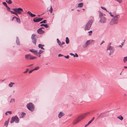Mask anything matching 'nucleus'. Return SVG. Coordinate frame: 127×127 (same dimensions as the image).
I'll use <instances>...</instances> for the list:
<instances>
[{"label": "nucleus", "instance_id": "nucleus-1", "mask_svg": "<svg viewBox=\"0 0 127 127\" xmlns=\"http://www.w3.org/2000/svg\"><path fill=\"white\" fill-rule=\"evenodd\" d=\"M13 10L14 11L10 10V12L12 14L16 15L18 16V14H21L22 12L23 11V9L21 8H14Z\"/></svg>", "mask_w": 127, "mask_h": 127}, {"label": "nucleus", "instance_id": "nucleus-2", "mask_svg": "<svg viewBox=\"0 0 127 127\" xmlns=\"http://www.w3.org/2000/svg\"><path fill=\"white\" fill-rule=\"evenodd\" d=\"M120 17V16L119 15L115 16L111 21L110 24L111 25H113L117 24L118 22V19Z\"/></svg>", "mask_w": 127, "mask_h": 127}, {"label": "nucleus", "instance_id": "nucleus-3", "mask_svg": "<svg viewBox=\"0 0 127 127\" xmlns=\"http://www.w3.org/2000/svg\"><path fill=\"white\" fill-rule=\"evenodd\" d=\"M27 107L29 110L32 112L34 110V105L31 102L27 104Z\"/></svg>", "mask_w": 127, "mask_h": 127}, {"label": "nucleus", "instance_id": "nucleus-4", "mask_svg": "<svg viewBox=\"0 0 127 127\" xmlns=\"http://www.w3.org/2000/svg\"><path fill=\"white\" fill-rule=\"evenodd\" d=\"M93 22L92 20H90L87 23L85 27V30H89L91 27L92 25Z\"/></svg>", "mask_w": 127, "mask_h": 127}, {"label": "nucleus", "instance_id": "nucleus-5", "mask_svg": "<svg viewBox=\"0 0 127 127\" xmlns=\"http://www.w3.org/2000/svg\"><path fill=\"white\" fill-rule=\"evenodd\" d=\"M90 114V112H89L85 113L82 115L79 116L77 118L79 120H80V121L81 120L84 119Z\"/></svg>", "mask_w": 127, "mask_h": 127}, {"label": "nucleus", "instance_id": "nucleus-6", "mask_svg": "<svg viewBox=\"0 0 127 127\" xmlns=\"http://www.w3.org/2000/svg\"><path fill=\"white\" fill-rule=\"evenodd\" d=\"M19 119L17 116L14 117H12L11 120L10 121L11 123H12L15 122L16 123H18L19 122Z\"/></svg>", "mask_w": 127, "mask_h": 127}, {"label": "nucleus", "instance_id": "nucleus-7", "mask_svg": "<svg viewBox=\"0 0 127 127\" xmlns=\"http://www.w3.org/2000/svg\"><path fill=\"white\" fill-rule=\"evenodd\" d=\"M107 50H110L109 54L110 55L111 54H112L113 53L114 51V49L113 47L111 46H109L107 48Z\"/></svg>", "mask_w": 127, "mask_h": 127}, {"label": "nucleus", "instance_id": "nucleus-8", "mask_svg": "<svg viewBox=\"0 0 127 127\" xmlns=\"http://www.w3.org/2000/svg\"><path fill=\"white\" fill-rule=\"evenodd\" d=\"M35 35L34 34H32V35L31 39L33 42L36 45V38H35Z\"/></svg>", "mask_w": 127, "mask_h": 127}, {"label": "nucleus", "instance_id": "nucleus-9", "mask_svg": "<svg viewBox=\"0 0 127 127\" xmlns=\"http://www.w3.org/2000/svg\"><path fill=\"white\" fill-rule=\"evenodd\" d=\"M106 21L105 18L104 17H102L100 18V22L102 23H105Z\"/></svg>", "mask_w": 127, "mask_h": 127}, {"label": "nucleus", "instance_id": "nucleus-10", "mask_svg": "<svg viewBox=\"0 0 127 127\" xmlns=\"http://www.w3.org/2000/svg\"><path fill=\"white\" fill-rule=\"evenodd\" d=\"M80 120H79L78 118H77V119H75L73 121L72 123V124L73 125H75L78 122H79Z\"/></svg>", "mask_w": 127, "mask_h": 127}, {"label": "nucleus", "instance_id": "nucleus-11", "mask_svg": "<svg viewBox=\"0 0 127 127\" xmlns=\"http://www.w3.org/2000/svg\"><path fill=\"white\" fill-rule=\"evenodd\" d=\"M37 32L38 33L40 34L43 33L44 32L41 30V29H38L37 30Z\"/></svg>", "mask_w": 127, "mask_h": 127}, {"label": "nucleus", "instance_id": "nucleus-12", "mask_svg": "<svg viewBox=\"0 0 127 127\" xmlns=\"http://www.w3.org/2000/svg\"><path fill=\"white\" fill-rule=\"evenodd\" d=\"M30 51L35 55H36L37 52V50L33 49H30Z\"/></svg>", "mask_w": 127, "mask_h": 127}, {"label": "nucleus", "instance_id": "nucleus-13", "mask_svg": "<svg viewBox=\"0 0 127 127\" xmlns=\"http://www.w3.org/2000/svg\"><path fill=\"white\" fill-rule=\"evenodd\" d=\"M64 115L63 113L62 112H60L58 115V117L59 118H60L64 116Z\"/></svg>", "mask_w": 127, "mask_h": 127}, {"label": "nucleus", "instance_id": "nucleus-14", "mask_svg": "<svg viewBox=\"0 0 127 127\" xmlns=\"http://www.w3.org/2000/svg\"><path fill=\"white\" fill-rule=\"evenodd\" d=\"M94 41L92 40H89L87 41L86 42V43L88 45H89L92 42Z\"/></svg>", "mask_w": 127, "mask_h": 127}, {"label": "nucleus", "instance_id": "nucleus-15", "mask_svg": "<svg viewBox=\"0 0 127 127\" xmlns=\"http://www.w3.org/2000/svg\"><path fill=\"white\" fill-rule=\"evenodd\" d=\"M9 119H8V120L5 121V123H4V125L5 126L7 127L8 126V123L9 121Z\"/></svg>", "mask_w": 127, "mask_h": 127}, {"label": "nucleus", "instance_id": "nucleus-16", "mask_svg": "<svg viewBox=\"0 0 127 127\" xmlns=\"http://www.w3.org/2000/svg\"><path fill=\"white\" fill-rule=\"evenodd\" d=\"M26 115V113L24 112H22L21 114V116L20 117V118H22L24 117Z\"/></svg>", "mask_w": 127, "mask_h": 127}, {"label": "nucleus", "instance_id": "nucleus-17", "mask_svg": "<svg viewBox=\"0 0 127 127\" xmlns=\"http://www.w3.org/2000/svg\"><path fill=\"white\" fill-rule=\"evenodd\" d=\"M31 56V55L28 54L25 56V58L27 59H30L29 58H30Z\"/></svg>", "mask_w": 127, "mask_h": 127}, {"label": "nucleus", "instance_id": "nucleus-18", "mask_svg": "<svg viewBox=\"0 0 127 127\" xmlns=\"http://www.w3.org/2000/svg\"><path fill=\"white\" fill-rule=\"evenodd\" d=\"M40 26H44L45 28H48L49 26L47 24H42L40 25Z\"/></svg>", "mask_w": 127, "mask_h": 127}, {"label": "nucleus", "instance_id": "nucleus-19", "mask_svg": "<svg viewBox=\"0 0 127 127\" xmlns=\"http://www.w3.org/2000/svg\"><path fill=\"white\" fill-rule=\"evenodd\" d=\"M44 46L42 44H39L38 45V46L39 48H40L41 49H44V48H43V46Z\"/></svg>", "mask_w": 127, "mask_h": 127}, {"label": "nucleus", "instance_id": "nucleus-20", "mask_svg": "<svg viewBox=\"0 0 127 127\" xmlns=\"http://www.w3.org/2000/svg\"><path fill=\"white\" fill-rule=\"evenodd\" d=\"M99 15L100 18L101 17H104L103 16V14L100 12H99Z\"/></svg>", "mask_w": 127, "mask_h": 127}, {"label": "nucleus", "instance_id": "nucleus-21", "mask_svg": "<svg viewBox=\"0 0 127 127\" xmlns=\"http://www.w3.org/2000/svg\"><path fill=\"white\" fill-rule=\"evenodd\" d=\"M117 118L118 119H119L121 121H122L123 119V117L121 115L117 117Z\"/></svg>", "mask_w": 127, "mask_h": 127}, {"label": "nucleus", "instance_id": "nucleus-22", "mask_svg": "<svg viewBox=\"0 0 127 127\" xmlns=\"http://www.w3.org/2000/svg\"><path fill=\"white\" fill-rule=\"evenodd\" d=\"M57 42L58 43L59 45L61 46L62 47V44L61 42L58 39H57Z\"/></svg>", "mask_w": 127, "mask_h": 127}, {"label": "nucleus", "instance_id": "nucleus-23", "mask_svg": "<svg viewBox=\"0 0 127 127\" xmlns=\"http://www.w3.org/2000/svg\"><path fill=\"white\" fill-rule=\"evenodd\" d=\"M15 83H14L10 82L9 84V86L10 87H12L13 85Z\"/></svg>", "mask_w": 127, "mask_h": 127}, {"label": "nucleus", "instance_id": "nucleus-24", "mask_svg": "<svg viewBox=\"0 0 127 127\" xmlns=\"http://www.w3.org/2000/svg\"><path fill=\"white\" fill-rule=\"evenodd\" d=\"M66 43L68 44L69 43V39L67 37H66Z\"/></svg>", "mask_w": 127, "mask_h": 127}, {"label": "nucleus", "instance_id": "nucleus-25", "mask_svg": "<svg viewBox=\"0 0 127 127\" xmlns=\"http://www.w3.org/2000/svg\"><path fill=\"white\" fill-rule=\"evenodd\" d=\"M83 4L82 3H79L78 5V6L79 7H81L83 6Z\"/></svg>", "mask_w": 127, "mask_h": 127}, {"label": "nucleus", "instance_id": "nucleus-26", "mask_svg": "<svg viewBox=\"0 0 127 127\" xmlns=\"http://www.w3.org/2000/svg\"><path fill=\"white\" fill-rule=\"evenodd\" d=\"M37 18H35L33 19V21L34 22H38Z\"/></svg>", "mask_w": 127, "mask_h": 127}, {"label": "nucleus", "instance_id": "nucleus-27", "mask_svg": "<svg viewBox=\"0 0 127 127\" xmlns=\"http://www.w3.org/2000/svg\"><path fill=\"white\" fill-rule=\"evenodd\" d=\"M127 61V56L124 57L123 60V61L124 63H125Z\"/></svg>", "mask_w": 127, "mask_h": 127}, {"label": "nucleus", "instance_id": "nucleus-28", "mask_svg": "<svg viewBox=\"0 0 127 127\" xmlns=\"http://www.w3.org/2000/svg\"><path fill=\"white\" fill-rule=\"evenodd\" d=\"M6 2L10 4H11L12 2L11 0H7Z\"/></svg>", "mask_w": 127, "mask_h": 127}, {"label": "nucleus", "instance_id": "nucleus-29", "mask_svg": "<svg viewBox=\"0 0 127 127\" xmlns=\"http://www.w3.org/2000/svg\"><path fill=\"white\" fill-rule=\"evenodd\" d=\"M49 11L50 12V13H51L53 11V8L52 6H51L50 9L49 10Z\"/></svg>", "mask_w": 127, "mask_h": 127}, {"label": "nucleus", "instance_id": "nucleus-30", "mask_svg": "<svg viewBox=\"0 0 127 127\" xmlns=\"http://www.w3.org/2000/svg\"><path fill=\"white\" fill-rule=\"evenodd\" d=\"M36 58L35 57L32 56H31L30 58V59L33 60L34 59H36Z\"/></svg>", "mask_w": 127, "mask_h": 127}, {"label": "nucleus", "instance_id": "nucleus-31", "mask_svg": "<svg viewBox=\"0 0 127 127\" xmlns=\"http://www.w3.org/2000/svg\"><path fill=\"white\" fill-rule=\"evenodd\" d=\"M88 46V45L86 43L84 44L83 45V47L84 48H86Z\"/></svg>", "mask_w": 127, "mask_h": 127}, {"label": "nucleus", "instance_id": "nucleus-32", "mask_svg": "<svg viewBox=\"0 0 127 127\" xmlns=\"http://www.w3.org/2000/svg\"><path fill=\"white\" fill-rule=\"evenodd\" d=\"M16 20L17 22L19 23H20V19L16 17Z\"/></svg>", "mask_w": 127, "mask_h": 127}, {"label": "nucleus", "instance_id": "nucleus-33", "mask_svg": "<svg viewBox=\"0 0 127 127\" xmlns=\"http://www.w3.org/2000/svg\"><path fill=\"white\" fill-rule=\"evenodd\" d=\"M15 101V99H14L13 98L11 99L10 101V102H11L12 103H13Z\"/></svg>", "mask_w": 127, "mask_h": 127}, {"label": "nucleus", "instance_id": "nucleus-34", "mask_svg": "<svg viewBox=\"0 0 127 127\" xmlns=\"http://www.w3.org/2000/svg\"><path fill=\"white\" fill-rule=\"evenodd\" d=\"M101 8L103 9L106 10V11L107 12H109L104 7H103L102 6H101Z\"/></svg>", "mask_w": 127, "mask_h": 127}, {"label": "nucleus", "instance_id": "nucleus-35", "mask_svg": "<svg viewBox=\"0 0 127 127\" xmlns=\"http://www.w3.org/2000/svg\"><path fill=\"white\" fill-rule=\"evenodd\" d=\"M16 43L18 45H19L20 44V43L19 41V40L17 39L16 41Z\"/></svg>", "mask_w": 127, "mask_h": 127}, {"label": "nucleus", "instance_id": "nucleus-36", "mask_svg": "<svg viewBox=\"0 0 127 127\" xmlns=\"http://www.w3.org/2000/svg\"><path fill=\"white\" fill-rule=\"evenodd\" d=\"M44 51L42 50H40L39 51L38 53L39 54H41L42 53H43Z\"/></svg>", "mask_w": 127, "mask_h": 127}, {"label": "nucleus", "instance_id": "nucleus-37", "mask_svg": "<svg viewBox=\"0 0 127 127\" xmlns=\"http://www.w3.org/2000/svg\"><path fill=\"white\" fill-rule=\"evenodd\" d=\"M125 40H124V42H122L121 44V45H120L119 46V47L121 48L122 47V46L124 44V42L125 41Z\"/></svg>", "mask_w": 127, "mask_h": 127}, {"label": "nucleus", "instance_id": "nucleus-38", "mask_svg": "<svg viewBox=\"0 0 127 127\" xmlns=\"http://www.w3.org/2000/svg\"><path fill=\"white\" fill-rule=\"evenodd\" d=\"M2 4L4 5L6 7H8V6L7 5L6 3L5 2H3L2 3Z\"/></svg>", "mask_w": 127, "mask_h": 127}, {"label": "nucleus", "instance_id": "nucleus-39", "mask_svg": "<svg viewBox=\"0 0 127 127\" xmlns=\"http://www.w3.org/2000/svg\"><path fill=\"white\" fill-rule=\"evenodd\" d=\"M38 21L39 22V21H40L42 20H43V18H38Z\"/></svg>", "mask_w": 127, "mask_h": 127}, {"label": "nucleus", "instance_id": "nucleus-40", "mask_svg": "<svg viewBox=\"0 0 127 127\" xmlns=\"http://www.w3.org/2000/svg\"><path fill=\"white\" fill-rule=\"evenodd\" d=\"M27 13L30 16L32 14V13L31 12L29 11H28Z\"/></svg>", "mask_w": 127, "mask_h": 127}, {"label": "nucleus", "instance_id": "nucleus-41", "mask_svg": "<svg viewBox=\"0 0 127 127\" xmlns=\"http://www.w3.org/2000/svg\"><path fill=\"white\" fill-rule=\"evenodd\" d=\"M39 68V66H37L35 67L33 69L34 70H37Z\"/></svg>", "mask_w": 127, "mask_h": 127}, {"label": "nucleus", "instance_id": "nucleus-42", "mask_svg": "<svg viewBox=\"0 0 127 127\" xmlns=\"http://www.w3.org/2000/svg\"><path fill=\"white\" fill-rule=\"evenodd\" d=\"M36 16V15L35 14H33L32 13L31 14V15L30 16H31L32 17H35Z\"/></svg>", "mask_w": 127, "mask_h": 127}, {"label": "nucleus", "instance_id": "nucleus-43", "mask_svg": "<svg viewBox=\"0 0 127 127\" xmlns=\"http://www.w3.org/2000/svg\"><path fill=\"white\" fill-rule=\"evenodd\" d=\"M40 54H39V53H38V52H37L36 55H36L38 57H40L41 56Z\"/></svg>", "mask_w": 127, "mask_h": 127}, {"label": "nucleus", "instance_id": "nucleus-44", "mask_svg": "<svg viewBox=\"0 0 127 127\" xmlns=\"http://www.w3.org/2000/svg\"><path fill=\"white\" fill-rule=\"evenodd\" d=\"M29 69L28 68H27L26 69V71L24 72V73H26L29 70Z\"/></svg>", "mask_w": 127, "mask_h": 127}, {"label": "nucleus", "instance_id": "nucleus-45", "mask_svg": "<svg viewBox=\"0 0 127 127\" xmlns=\"http://www.w3.org/2000/svg\"><path fill=\"white\" fill-rule=\"evenodd\" d=\"M115 1L118 2L119 3H121L122 1L121 0H115Z\"/></svg>", "mask_w": 127, "mask_h": 127}, {"label": "nucleus", "instance_id": "nucleus-46", "mask_svg": "<svg viewBox=\"0 0 127 127\" xmlns=\"http://www.w3.org/2000/svg\"><path fill=\"white\" fill-rule=\"evenodd\" d=\"M109 13V14H110V16H111V17H114V16L112 14V13L111 12H109H109H108Z\"/></svg>", "mask_w": 127, "mask_h": 127}, {"label": "nucleus", "instance_id": "nucleus-47", "mask_svg": "<svg viewBox=\"0 0 127 127\" xmlns=\"http://www.w3.org/2000/svg\"><path fill=\"white\" fill-rule=\"evenodd\" d=\"M33 71H34V70L33 69L32 70H31L29 71V74H30V73H31Z\"/></svg>", "mask_w": 127, "mask_h": 127}, {"label": "nucleus", "instance_id": "nucleus-48", "mask_svg": "<svg viewBox=\"0 0 127 127\" xmlns=\"http://www.w3.org/2000/svg\"><path fill=\"white\" fill-rule=\"evenodd\" d=\"M64 57L66 59H68L69 58V56L68 55L67 56H64Z\"/></svg>", "mask_w": 127, "mask_h": 127}, {"label": "nucleus", "instance_id": "nucleus-49", "mask_svg": "<svg viewBox=\"0 0 127 127\" xmlns=\"http://www.w3.org/2000/svg\"><path fill=\"white\" fill-rule=\"evenodd\" d=\"M64 56L63 55H62V54H59L58 55V56L59 57H62V56Z\"/></svg>", "mask_w": 127, "mask_h": 127}, {"label": "nucleus", "instance_id": "nucleus-50", "mask_svg": "<svg viewBox=\"0 0 127 127\" xmlns=\"http://www.w3.org/2000/svg\"><path fill=\"white\" fill-rule=\"evenodd\" d=\"M88 32L90 33H91V34L90 33L89 34V36H90V35H91V33H92V31H90L89 32Z\"/></svg>", "mask_w": 127, "mask_h": 127}, {"label": "nucleus", "instance_id": "nucleus-51", "mask_svg": "<svg viewBox=\"0 0 127 127\" xmlns=\"http://www.w3.org/2000/svg\"><path fill=\"white\" fill-rule=\"evenodd\" d=\"M43 23H46L47 20H44L43 21Z\"/></svg>", "mask_w": 127, "mask_h": 127}, {"label": "nucleus", "instance_id": "nucleus-52", "mask_svg": "<svg viewBox=\"0 0 127 127\" xmlns=\"http://www.w3.org/2000/svg\"><path fill=\"white\" fill-rule=\"evenodd\" d=\"M92 120H91L88 123V125H89L92 122Z\"/></svg>", "mask_w": 127, "mask_h": 127}, {"label": "nucleus", "instance_id": "nucleus-53", "mask_svg": "<svg viewBox=\"0 0 127 127\" xmlns=\"http://www.w3.org/2000/svg\"><path fill=\"white\" fill-rule=\"evenodd\" d=\"M16 18V17H13L12 19H11V20L12 21H13V20H14V19L15 18Z\"/></svg>", "mask_w": 127, "mask_h": 127}, {"label": "nucleus", "instance_id": "nucleus-54", "mask_svg": "<svg viewBox=\"0 0 127 127\" xmlns=\"http://www.w3.org/2000/svg\"><path fill=\"white\" fill-rule=\"evenodd\" d=\"M7 112L10 114H12V112L11 111H8Z\"/></svg>", "mask_w": 127, "mask_h": 127}, {"label": "nucleus", "instance_id": "nucleus-55", "mask_svg": "<svg viewBox=\"0 0 127 127\" xmlns=\"http://www.w3.org/2000/svg\"><path fill=\"white\" fill-rule=\"evenodd\" d=\"M75 57H78V56L77 54L76 53L75 54Z\"/></svg>", "mask_w": 127, "mask_h": 127}, {"label": "nucleus", "instance_id": "nucleus-56", "mask_svg": "<svg viewBox=\"0 0 127 127\" xmlns=\"http://www.w3.org/2000/svg\"><path fill=\"white\" fill-rule=\"evenodd\" d=\"M7 7V10L8 11H9V10H10V8L9 7H8V6Z\"/></svg>", "mask_w": 127, "mask_h": 127}, {"label": "nucleus", "instance_id": "nucleus-57", "mask_svg": "<svg viewBox=\"0 0 127 127\" xmlns=\"http://www.w3.org/2000/svg\"><path fill=\"white\" fill-rule=\"evenodd\" d=\"M104 42L103 41H102V42L100 44V45H101L103 43H104Z\"/></svg>", "mask_w": 127, "mask_h": 127}, {"label": "nucleus", "instance_id": "nucleus-58", "mask_svg": "<svg viewBox=\"0 0 127 127\" xmlns=\"http://www.w3.org/2000/svg\"><path fill=\"white\" fill-rule=\"evenodd\" d=\"M94 118H95V117H93V118L92 119H91V120H92V121H93L94 120Z\"/></svg>", "mask_w": 127, "mask_h": 127}, {"label": "nucleus", "instance_id": "nucleus-59", "mask_svg": "<svg viewBox=\"0 0 127 127\" xmlns=\"http://www.w3.org/2000/svg\"><path fill=\"white\" fill-rule=\"evenodd\" d=\"M69 54L71 56H73V54L72 53H70Z\"/></svg>", "mask_w": 127, "mask_h": 127}, {"label": "nucleus", "instance_id": "nucleus-60", "mask_svg": "<svg viewBox=\"0 0 127 127\" xmlns=\"http://www.w3.org/2000/svg\"><path fill=\"white\" fill-rule=\"evenodd\" d=\"M33 65V64H31V65H29L28 66V67H30V66H32Z\"/></svg>", "mask_w": 127, "mask_h": 127}, {"label": "nucleus", "instance_id": "nucleus-61", "mask_svg": "<svg viewBox=\"0 0 127 127\" xmlns=\"http://www.w3.org/2000/svg\"><path fill=\"white\" fill-rule=\"evenodd\" d=\"M64 43H65L64 42H62V43L61 44L62 45V44H64Z\"/></svg>", "mask_w": 127, "mask_h": 127}, {"label": "nucleus", "instance_id": "nucleus-62", "mask_svg": "<svg viewBox=\"0 0 127 127\" xmlns=\"http://www.w3.org/2000/svg\"><path fill=\"white\" fill-rule=\"evenodd\" d=\"M88 125V124L87 125H85V127H87V126L88 125Z\"/></svg>", "mask_w": 127, "mask_h": 127}, {"label": "nucleus", "instance_id": "nucleus-63", "mask_svg": "<svg viewBox=\"0 0 127 127\" xmlns=\"http://www.w3.org/2000/svg\"><path fill=\"white\" fill-rule=\"evenodd\" d=\"M7 113H8V112H7L5 113V114L6 115H7Z\"/></svg>", "mask_w": 127, "mask_h": 127}, {"label": "nucleus", "instance_id": "nucleus-64", "mask_svg": "<svg viewBox=\"0 0 127 127\" xmlns=\"http://www.w3.org/2000/svg\"><path fill=\"white\" fill-rule=\"evenodd\" d=\"M124 68H127V66H124Z\"/></svg>", "mask_w": 127, "mask_h": 127}]
</instances>
